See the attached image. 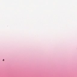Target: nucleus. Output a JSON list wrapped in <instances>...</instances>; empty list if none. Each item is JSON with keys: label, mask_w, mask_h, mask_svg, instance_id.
Masks as SVG:
<instances>
[{"label": "nucleus", "mask_w": 77, "mask_h": 77, "mask_svg": "<svg viewBox=\"0 0 77 77\" xmlns=\"http://www.w3.org/2000/svg\"><path fill=\"white\" fill-rule=\"evenodd\" d=\"M4 59H3V61H4Z\"/></svg>", "instance_id": "nucleus-1"}]
</instances>
